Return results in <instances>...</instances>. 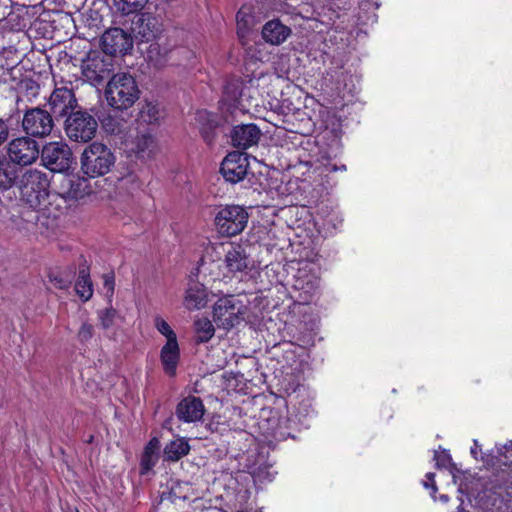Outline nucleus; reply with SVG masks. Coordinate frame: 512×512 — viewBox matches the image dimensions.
Returning <instances> with one entry per match:
<instances>
[{"mask_svg": "<svg viewBox=\"0 0 512 512\" xmlns=\"http://www.w3.org/2000/svg\"><path fill=\"white\" fill-rule=\"evenodd\" d=\"M116 317L117 311L112 307L98 311V319L100 321V325L105 330L114 325Z\"/></svg>", "mask_w": 512, "mask_h": 512, "instance_id": "obj_32", "label": "nucleus"}, {"mask_svg": "<svg viewBox=\"0 0 512 512\" xmlns=\"http://www.w3.org/2000/svg\"><path fill=\"white\" fill-rule=\"evenodd\" d=\"M154 325L158 332L166 337V343H170V341H177L176 333L163 318H161L160 316L155 317Z\"/></svg>", "mask_w": 512, "mask_h": 512, "instance_id": "obj_31", "label": "nucleus"}, {"mask_svg": "<svg viewBox=\"0 0 512 512\" xmlns=\"http://www.w3.org/2000/svg\"><path fill=\"white\" fill-rule=\"evenodd\" d=\"M115 161L116 157L110 148L100 142H93L81 154V170L90 178L104 176L110 172Z\"/></svg>", "mask_w": 512, "mask_h": 512, "instance_id": "obj_2", "label": "nucleus"}, {"mask_svg": "<svg viewBox=\"0 0 512 512\" xmlns=\"http://www.w3.org/2000/svg\"><path fill=\"white\" fill-rule=\"evenodd\" d=\"M75 291L79 298L86 302L93 295V284L90 279L89 270L86 267L79 269L78 278L75 283Z\"/></svg>", "mask_w": 512, "mask_h": 512, "instance_id": "obj_25", "label": "nucleus"}, {"mask_svg": "<svg viewBox=\"0 0 512 512\" xmlns=\"http://www.w3.org/2000/svg\"><path fill=\"white\" fill-rule=\"evenodd\" d=\"M205 413V407L199 397L188 396L183 398L176 406L175 414L180 421L196 423L201 421Z\"/></svg>", "mask_w": 512, "mask_h": 512, "instance_id": "obj_14", "label": "nucleus"}, {"mask_svg": "<svg viewBox=\"0 0 512 512\" xmlns=\"http://www.w3.org/2000/svg\"><path fill=\"white\" fill-rule=\"evenodd\" d=\"M155 138L148 133L140 134L135 138L133 151L139 158H150L156 151Z\"/></svg>", "mask_w": 512, "mask_h": 512, "instance_id": "obj_23", "label": "nucleus"}, {"mask_svg": "<svg viewBox=\"0 0 512 512\" xmlns=\"http://www.w3.org/2000/svg\"><path fill=\"white\" fill-rule=\"evenodd\" d=\"M94 335V327L90 323H83L77 333V338L81 343H87Z\"/></svg>", "mask_w": 512, "mask_h": 512, "instance_id": "obj_34", "label": "nucleus"}, {"mask_svg": "<svg viewBox=\"0 0 512 512\" xmlns=\"http://www.w3.org/2000/svg\"><path fill=\"white\" fill-rule=\"evenodd\" d=\"M102 53L114 57L125 54L133 46L132 37L121 28H111L101 37Z\"/></svg>", "mask_w": 512, "mask_h": 512, "instance_id": "obj_12", "label": "nucleus"}, {"mask_svg": "<svg viewBox=\"0 0 512 512\" xmlns=\"http://www.w3.org/2000/svg\"><path fill=\"white\" fill-rule=\"evenodd\" d=\"M290 27L280 20L273 19L264 24L262 28L263 39L271 45H280L291 35Z\"/></svg>", "mask_w": 512, "mask_h": 512, "instance_id": "obj_18", "label": "nucleus"}, {"mask_svg": "<svg viewBox=\"0 0 512 512\" xmlns=\"http://www.w3.org/2000/svg\"><path fill=\"white\" fill-rule=\"evenodd\" d=\"M193 512H222L217 507L206 505V502L201 499L194 500Z\"/></svg>", "mask_w": 512, "mask_h": 512, "instance_id": "obj_37", "label": "nucleus"}, {"mask_svg": "<svg viewBox=\"0 0 512 512\" xmlns=\"http://www.w3.org/2000/svg\"><path fill=\"white\" fill-rule=\"evenodd\" d=\"M171 493L175 496V497H178V498H183V499H186V496H180V495H177L175 489L173 488Z\"/></svg>", "mask_w": 512, "mask_h": 512, "instance_id": "obj_44", "label": "nucleus"}, {"mask_svg": "<svg viewBox=\"0 0 512 512\" xmlns=\"http://www.w3.org/2000/svg\"><path fill=\"white\" fill-rule=\"evenodd\" d=\"M255 480H259L261 478V469L258 470V472L254 475Z\"/></svg>", "mask_w": 512, "mask_h": 512, "instance_id": "obj_45", "label": "nucleus"}, {"mask_svg": "<svg viewBox=\"0 0 512 512\" xmlns=\"http://www.w3.org/2000/svg\"><path fill=\"white\" fill-rule=\"evenodd\" d=\"M98 122L86 111L71 112L65 121V132L69 139L88 142L96 134Z\"/></svg>", "mask_w": 512, "mask_h": 512, "instance_id": "obj_7", "label": "nucleus"}, {"mask_svg": "<svg viewBox=\"0 0 512 512\" xmlns=\"http://www.w3.org/2000/svg\"><path fill=\"white\" fill-rule=\"evenodd\" d=\"M260 136L261 131L255 124H243L234 127L232 142L234 146L246 149L257 144Z\"/></svg>", "mask_w": 512, "mask_h": 512, "instance_id": "obj_17", "label": "nucleus"}, {"mask_svg": "<svg viewBox=\"0 0 512 512\" xmlns=\"http://www.w3.org/2000/svg\"><path fill=\"white\" fill-rule=\"evenodd\" d=\"M426 477L428 478L429 481H431V488H432L433 492H436L437 486L434 481V477H435L434 473L429 472V473H427Z\"/></svg>", "mask_w": 512, "mask_h": 512, "instance_id": "obj_41", "label": "nucleus"}, {"mask_svg": "<svg viewBox=\"0 0 512 512\" xmlns=\"http://www.w3.org/2000/svg\"><path fill=\"white\" fill-rule=\"evenodd\" d=\"M54 128L52 115L39 107L25 111L22 118V129L29 136L44 138L51 134Z\"/></svg>", "mask_w": 512, "mask_h": 512, "instance_id": "obj_9", "label": "nucleus"}, {"mask_svg": "<svg viewBox=\"0 0 512 512\" xmlns=\"http://www.w3.org/2000/svg\"><path fill=\"white\" fill-rule=\"evenodd\" d=\"M247 306L233 295L218 299L213 305V320L223 329H231L239 325L245 318Z\"/></svg>", "mask_w": 512, "mask_h": 512, "instance_id": "obj_4", "label": "nucleus"}, {"mask_svg": "<svg viewBox=\"0 0 512 512\" xmlns=\"http://www.w3.org/2000/svg\"><path fill=\"white\" fill-rule=\"evenodd\" d=\"M17 178L15 167L7 160L0 158V189L10 188Z\"/></svg>", "mask_w": 512, "mask_h": 512, "instance_id": "obj_27", "label": "nucleus"}, {"mask_svg": "<svg viewBox=\"0 0 512 512\" xmlns=\"http://www.w3.org/2000/svg\"><path fill=\"white\" fill-rule=\"evenodd\" d=\"M197 121L201 123L200 132L204 140L211 144L215 137L217 122L214 116L207 111H200L197 114Z\"/></svg>", "mask_w": 512, "mask_h": 512, "instance_id": "obj_26", "label": "nucleus"}, {"mask_svg": "<svg viewBox=\"0 0 512 512\" xmlns=\"http://www.w3.org/2000/svg\"><path fill=\"white\" fill-rule=\"evenodd\" d=\"M103 280H104V288L107 290V293H109L110 296L113 295L114 286H115L114 276L111 274H105L103 276Z\"/></svg>", "mask_w": 512, "mask_h": 512, "instance_id": "obj_39", "label": "nucleus"}, {"mask_svg": "<svg viewBox=\"0 0 512 512\" xmlns=\"http://www.w3.org/2000/svg\"><path fill=\"white\" fill-rule=\"evenodd\" d=\"M132 30L142 41L148 42L159 32L158 20L149 13L138 14L132 22Z\"/></svg>", "mask_w": 512, "mask_h": 512, "instance_id": "obj_16", "label": "nucleus"}, {"mask_svg": "<svg viewBox=\"0 0 512 512\" xmlns=\"http://www.w3.org/2000/svg\"><path fill=\"white\" fill-rule=\"evenodd\" d=\"M102 126L106 132L114 134L119 131V123L111 117H106L102 120Z\"/></svg>", "mask_w": 512, "mask_h": 512, "instance_id": "obj_38", "label": "nucleus"}, {"mask_svg": "<svg viewBox=\"0 0 512 512\" xmlns=\"http://www.w3.org/2000/svg\"><path fill=\"white\" fill-rule=\"evenodd\" d=\"M40 154L38 143L29 136L17 137L7 146V155L10 162L21 166L34 163Z\"/></svg>", "mask_w": 512, "mask_h": 512, "instance_id": "obj_10", "label": "nucleus"}, {"mask_svg": "<svg viewBox=\"0 0 512 512\" xmlns=\"http://www.w3.org/2000/svg\"><path fill=\"white\" fill-rule=\"evenodd\" d=\"M503 448H505L506 450L512 451V440L509 441L507 444H505V446Z\"/></svg>", "mask_w": 512, "mask_h": 512, "instance_id": "obj_43", "label": "nucleus"}, {"mask_svg": "<svg viewBox=\"0 0 512 512\" xmlns=\"http://www.w3.org/2000/svg\"><path fill=\"white\" fill-rule=\"evenodd\" d=\"M338 170V167L336 165L331 166V168L328 169L330 172H335Z\"/></svg>", "mask_w": 512, "mask_h": 512, "instance_id": "obj_47", "label": "nucleus"}, {"mask_svg": "<svg viewBox=\"0 0 512 512\" xmlns=\"http://www.w3.org/2000/svg\"><path fill=\"white\" fill-rule=\"evenodd\" d=\"M148 0H115V4L123 14H131L142 10Z\"/></svg>", "mask_w": 512, "mask_h": 512, "instance_id": "obj_30", "label": "nucleus"}, {"mask_svg": "<svg viewBox=\"0 0 512 512\" xmlns=\"http://www.w3.org/2000/svg\"><path fill=\"white\" fill-rule=\"evenodd\" d=\"M35 219H37V215H36V213H35V212H33V214H32V215H30V217H29L28 221H33V220H35Z\"/></svg>", "mask_w": 512, "mask_h": 512, "instance_id": "obj_46", "label": "nucleus"}, {"mask_svg": "<svg viewBox=\"0 0 512 512\" xmlns=\"http://www.w3.org/2000/svg\"><path fill=\"white\" fill-rule=\"evenodd\" d=\"M339 170H346V166L345 165H342L340 168H338Z\"/></svg>", "mask_w": 512, "mask_h": 512, "instance_id": "obj_49", "label": "nucleus"}, {"mask_svg": "<svg viewBox=\"0 0 512 512\" xmlns=\"http://www.w3.org/2000/svg\"><path fill=\"white\" fill-rule=\"evenodd\" d=\"M161 115L159 106L152 102H147L140 110L141 119L148 124L157 123Z\"/></svg>", "mask_w": 512, "mask_h": 512, "instance_id": "obj_29", "label": "nucleus"}, {"mask_svg": "<svg viewBox=\"0 0 512 512\" xmlns=\"http://www.w3.org/2000/svg\"><path fill=\"white\" fill-rule=\"evenodd\" d=\"M434 460L438 468H449L452 463L451 455L445 450L435 451Z\"/></svg>", "mask_w": 512, "mask_h": 512, "instance_id": "obj_35", "label": "nucleus"}, {"mask_svg": "<svg viewBox=\"0 0 512 512\" xmlns=\"http://www.w3.org/2000/svg\"><path fill=\"white\" fill-rule=\"evenodd\" d=\"M248 166L249 161L245 154L232 152L222 161L220 171L226 181L237 183L247 175Z\"/></svg>", "mask_w": 512, "mask_h": 512, "instance_id": "obj_13", "label": "nucleus"}, {"mask_svg": "<svg viewBox=\"0 0 512 512\" xmlns=\"http://www.w3.org/2000/svg\"><path fill=\"white\" fill-rule=\"evenodd\" d=\"M160 441L158 438H152L146 445L141 458V473H147L157 463L159 458Z\"/></svg>", "mask_w": 512, "mask_h": 512, "instance_id": "obj_22", "label": "nucleus"}, {"mask_svg": "<svg viewBox=\"0 0 512 512\" xmlns=\"http://www.w3.org/2000/svg\"><path fill=\"white\" fill-rule=\"evenodd\" d=\"M320 286V278L307 268H300L294 276L293 287L305 294L312 295Z\"/></svg>", "mask_w": 512, "mask_h": 512, "instance_id": "obj_20", "label": "nucleus"}, {"mask_svg": "<svg viewBox=\"0 0 512 512\" xmlns=\"http://www.w3.org/2000/svg\"><path fill=\"white\" fill-rule=\"evenodd\" d=\"M114 61L111 55L92 51L82 60V75L90 84L98 86L114 72Z\"/></svg>", "mask_w": 512, "mask_h": 512, "instance_id": "obj_5", "label": "nucleus"}, {"mask_svg": "<svg viewBox=\"0 0 512 512\" xmlns=\"http://www.w3.org/2000/svg\"><path fill=\"white\" fill-rule=\"evenodd\" d=\"M48 279L49 282L57 289H68L71 285V280L68 277H64L59 272H49Z\"/></svg>", "mask_w": 512, "mask_h": 512, "instance_id": "obj_33", "label": "nucleus"}, {"mask_svg": "<svg viewBox=\"0 0 512 512\" xmlns=\"http://www.w3.org/2000/svg\"><path fill=\"white\" fill-rule=\"evenodd\" d=\"M477 447H478V443L477 441H474V447L471 448V454L476 458L477 456Z\"/></svg>", "mask_w": 512, "mask_h": 512, "instance_id": "obj_42", "label": "nucleus"}, {"mask_svg": "<svg viewBox=\"0 0 512 512\" xmlns=\"http://www.w3.org/2000/svg\"><path fill=\"white\" fill-rule=\"evenodd\" d=\"M248 222L247 211L239 205H226L221 207L215 216L217 231L223 236H236L246 227Z\"/></svg>", "mask_w": 512, "mask_h": 512, "instance_id": "obj_6", "label": "nucleus"}, {"mask_svg": "<svg viewBox=\"0 0 512 512\" xmlns=\"http://www.w3.org/2000/svg\"><path fill=\"white\" fill-rule=\"evenodd\" d=\"M140 97V90L133 76L116 73L108 81L105 98L109 106L124 111L131 108Z\"/></svg>", "mask_w": 512, "mask_h": 512, "instance_id": "obj_1", "label": "nucleus"}, {"mask_svg": "<svg viewBox=\"0 0 512 512\" xmlns=\"http://www.w3.org/2000/svg\"><path fill=\"white\" fill-rule=\"evenodd\" d=\"M42 164L53 172H64L72 162V152L62 141L46 143L40 151Z\"/></svg>", "mask_w": 512, "mask_h": 512, "instance_id": "obj_8", "label": "nucleus"}, {"mask_svg": "<svg viewBox=\"0 0 512 512\" xmlns=\"http://www.w3.org/2000/svg\"><path fill=\"white\" fill-rule=\"evenodd\" d=\"M190 451V446L184 438H177L166 444L163 456L167 461H178L186 456Z\"/></svg>", "mask_w": 512, "mask_h": 512, "instance_id": "obj_24", "label": "nucleus"}, {"mask_svg": "<svg viewBox=\"0 0 512 512\" xmlns=\"http://www.w3.org/2000/svg\"><path fill=\"white\" fill-rule=\"evenodd\" d=\"M194 328L199 342L209 341L215 333L212 322L206 317L195 320Z\"/></svg>", "mask_w": 512, "mask_h": 512, "instance_id": "obj_28", "label": "nucleus"}, {"mask_svg": "<svg viewBox=\"0 0 512 512\" xmlns=\"http://www.w3.org/2000/svg\"><path fill=\"white\" fill-rule=\"evenodd\" d=\"M118 181L122 187L127 185H130L132 189L139 187V178L132 171L127 172L125 175L121 177H118Z\"/></svg>", "mask_w": 512, "mask_h": 512, "instance_id": "obj_36", "label": "nucleus"}, {"mask_svg": "<svg viewBox=\"0 0 512 512\" xmlns=\"http://www.w3.org/2000/svg\"><path fill=\"white\" fill-rule=\"evenodd\" d=\"M49 105L56 117H63L70 113L76 106V98L72 89L67 87L55 88L50 96Z\"/></svg>", "mask_w": 512, "mask_h": 512, "instance_id": "obj_15", "label": "nucleus"}, {"mask_svg": "<svg viewBox=\"0 0 512 512\" xmlns=\"http://www.w3.org/2000/svg\"><path fill=\"white\" fill-rule=\"evenodd\" d=\"M424 486H425L426 488L431 487V481L425 482V483H424Z\"/></svg>", "mask_w": 512, "mask_h": 512, "instance_id": "obj_48", "label": "nucleus"}, {"mask_svg": "<svg viewBox=\"0 0 512 512\" xmlns=\"http://www.w3.org/2000/svg\"><path fill=\"white\" fill-rule=\"evenodd\" d=\"M49 181L47 175L39 170L25 171L19 180L20 200L36 210L48 196Z\"/></svg>", "mask_w": 512, "mask_h": 512, "instance_id": "obj_3", "label": "nucleus"}, {"mask_svg": "<svg viewBox=\"0 0 512 512\" xmlns=\"http://www.w3.org/2000/svg\"><path fill=\"white\" fill-rule=\"evenodd\" d=\"M9 135V127L5 120L0 118V145L3 144Z\"/></svg>", "mask_w": 512, "mask_h": 512, "instance_id": "obj_40", "label": "nucleus"}, {"mask_svg": "<svg viewBox=\"0 0 512 512\" xmlns=\"http://www.w3.org/2000/svg\"><path fill=\"white\" fill-rule=\"evenodd\" d=\"M223 266L225 275L234 277L246 273L251 268V259L246 247L238 243H230L225 250Z\"/></svg>", "mask_w": 512, "mask_h": 512, "instance_id": "obj_11", "label": "nucleus"}, {"mask_svg": "<svg viewBox=\"0 0 512 512\" xmlns=\"http://www.w3.org/2000/svg\"><path fill=\"white\" fill-rule=\"evenodd\" d=\"M180 359V349L178 341L165 343L161 348L160 360L165 373L169 376L176 374V368Z\"/></svg>", "mask_w": 512, "mask_h": 512, "instance_id": "obj_19", "label": "nucleus"}, {"mask_svg": "<svg viewBox=\"0 0 512 512\" xmlns=\"http://www.w3.org/2000/svg\"><path fill=\"white\" fill-rule=\"evenodd\" d=\"M208 292L204 285L194 283L188 287L184 297V305L188 310H198L206 306Z\"/></svg>", "mask_w": 512, "mask_h": 512, "instance_id": "obj_21", "label": "nucleus"}]
</instances>
